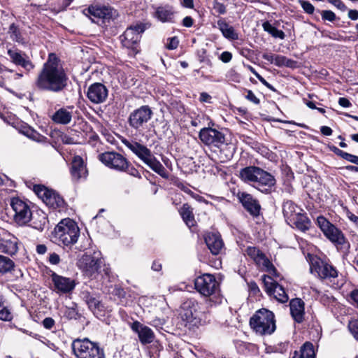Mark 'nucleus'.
<instances>
[{"label": "nucleus", "mask_w": 358, "mask_h": 358, "mask_svg": "<svg viewBox=\"0 0 358 358\" xmlns=\"http://www.w3.org/2000/svg\"><path fill=\"white\" fill-rule=\"evenodd\" d=\"M18 241L15 237L10 239L3 240L0 243V252L9 255H14L18 250Z\"/></svg>", "instance_id": "nucleus-34"}, {"label": "nucleus", "mask_w": 358, "mask_h": 358, "mask_svg": "<svg viewBox=\"0 0 358 358\" xmlns=\"http://www.w3.org/2000/svg\"><path fill=\"white\" fill-rule=\"evenodd\" d=\"M288 224L292 227H295L301 231H305L309 229L310 221L306 215L301 212L294 218V220L289 221Z\"/></svg>", "instance_id": "nucleus-36"}, {"label": "nucleus", "mask_w": 358, "mask_h": 358, "mask_svg": "<svg viewBox=\"0 0 358 358\" xmlns=\"http://www.w3.org/2000/svg\"><path fill=\"white\" fill-rule=\"evenodd\" d=\"M250 325L257 334H271L276 327L274 314L266 308L259 309L250 318Z\"/></svg>", "instance_id": "nucleus-7"}, {"label": "nucleus", "mask_w": 358, "mask_h": 358, "mask_svg": "<svg viewBox=\"0 0 358 358\" xmlns=\"http://www.w3.org/2000/svg\"><path fill=\"white\" fill-rule=\"evenodd\" d=\"M350 332L353 337L358 341V320H351L348 325Z\"/></svg>", "instance_id": "nucleus-46"}, {"label": "nucleus", "mask_w": 358, "mask_h": 358, "mask_svg": "<svg viewBox=\"0 0 358 358\" xmlns=\"http://www.w3.org/2000/svg\"><path fill=\"white\" fill-rule=\"evenodd\" d=\"M347 217L356 225L357 227H358V217L357 215L348 210L347 212Z\"/></svg>", "instance_id": "nucleus-64"}, {"label": "nucleus", "mask_w": 358, "mask_h": 358, "mask_svg": "<svg viewBox=\"0 0 358 358\" xmlns=\"http://www.w3.org/2000/svg\"><path fill=\"white\" fill-rule=\"evenodd\" d=\"M131 328L133 331L138 334L139 341L143 345L150 344L153 342L155 334L150 327L143 325L138 321H135L131 324Z\"/></svg>", "instance_id": "nucleus-26"}, {"label": "nucleus", "mask_w": 358, "mask_h": 358, "mask_svg": "<svg viewBox=\"0 0 358 358\" xmlns=\"http://www.w3.org/2000/svg\"><path fill=\"white\" fill-rule=\"evenodd\" d=\"M80 298L87 305L88 308L96 317L102 316L104 312V306L95 294L83 290L80 292Z\"/></svg>", "instance_id": "nucleus-23"}, {"label": "nucleus", "mask_w": 358, "mask_h": 358, "mask_svg": "<svg viewBox=\"0 0 358 358\" xmlns=\"http://www.w3.org/2000/svg\"><path fill=\"white\" fill-rule=\"evenodd\" d=\"M8 34L12 41L20 44H24L25 43L20 29L17 25H15V24L12 23L10 25Z\"/></svg>", "instance_id": "nucleus-40"}, {"label": "nucleus", "mask_w": 358, "mask_h": 358, "mask_svg": "<svg viewBox=\"0 0 358 358\" xmlns=\"http://www.w3.org/2000/svg\"><path fill=\"white\" fill-rule=\"evenodd\" d=\"M293 358H315L313 345L310 342L305 343L299 352H294Z\"/></svg>", "instance_id": "nucleus-38"}, {"label": "nucleus", "mask_w": 358, "mask_h": 358, "mask_svg": "<svg viewBox=\"0 0 358 358\" xmlns=\"http://www.w3.org/2000/svg\"><path fill=\"white\" fill-rule=\"evenodd\" d=\"M103 259L100 252H94L92 255L85 254L78 262V266L85 276L95 278L101 272Z\"/></svg>", "instance_id": "nucleus-9"}, {"label": "nucleus", "mask_w": 358, "mask_h": 358, "mask_svg": "<svg viewBox=\"0 0 358 358\" xmlns=\"http://www.w3.org/2000/svg\"><path fill=\"white\" fill-rule=\"evenodd\" d=\"M264 282L265 291L269 296H273L274 299L282 303L288 301L289 296L284 287L279 285L271 277L264 275Z\"/></svg>", "instance_id": "nucleus-18"}, {"label": "nucleus", "mask_w": 358, "mask_h": 358, "mask_svg": "<svg viewBox=\"0 0 358 358\" xmlns=\"http://www.w3.org/2000/svg\"><path fill=\"white\" fill-rule=\"evenodd\" d=\"M71 347L77 358H106L104 350L99 343L88 338L76 339L73 341Z\"/></svg>", "instance_id": "nucleus-8"}, {"label": "nucleus", "mask_w": 358, "mask_h": 358, "mask_svg": "<svg viewBox=\"0 0 358 358\" xmlns=\"http://www.w3.org/2000/svg\"><path fill=\"white\" fill-rule=\"evenodd\" d=\"M317 224L324 236L336 247L338 250L345 254L348 253L350 243L340 229L323 216L317 217Z\"/></svg>", "instance_id": "nucleus-5"}, {"label": "nucleus", "mask_w": 358, "mask_h": 358, "mask_svg": "<svg viewBox=\"0 0 358 358\" xmlns=\"http://www.w3.org/2000/svg\"><path fill=\"white\" fill-rule=\"evenodd\" d=\"M327 1L333 4L341 10L345 11L347 9L346 6L341 0H327Z\"/></svg>", "instance_id": "nucleus-55"}, {"label": "nucleus", "mask_w": 358, "mask_h": 358, "mask_svg": "<svg viewBox=\"0 0 358 358\" xmlns=\"http://www.w3.org/2000/svg\"><path fill=\"white\" fill-rule=\"evenodd\" d=\"M27 136L33 139L36 141H41L43 138H44V136L39 134L38 132L34 131V130H29L27 131Z\"/></svg>", "instance_id": "nucleus-51"}, {"label": "nucleus", "mask_w": 358, "mask_h": 358, "mask_svg": "<svg viewBox=\"0 0 358 358\" xmlns=\"http://www.w3.org/2000/svg\"><path fill=\"white\" fill-rule=\"evenodd\" d=\"M240 178L245 182L250 184L264 194L271 193L276 182L273 175L255 166H250L241 169Z\"/></svg>", "instance_id": "nucleus-2"}, {"label": "nucleus", "mask_w": 358, "mask_h": 358, "mask_svg": "<svg viewBox=\"0 0 358 358\" xmlns=\"http://www.w3.org/2000/svg\"><path fill=\"white\" fill-rule=\"evenodd\" d=\"M108 94V89L100 83H95L91 85L87 92V96L89 100L96 104L103 103L106 100Z\"/></svg>", "instance_id": "nucleus-24"}, {"label": "nucleus", "mask_w": 358, "mask_h": 358, "mask_svg": "<svg viewBox=\"0 0 358 358\" xmlns=\"http://www.w3.org/2000/svg\"><path fill=\"white\" fill-rule=\"evenodd\" d=\"M310 271L322 280H331L338 276V271L334 266L318 257L310 260Z\"/></svg>", "instance_id": "nucleus-11"}, {"label": "nucleus", "mask_w": 358, "mask_h": 358, "mask_svg": "<svg viewBox=\"0 0 358 358\" xmlns=\"http://www.w3.org/2000/svg\"><path fill=\"white\" fill-rule=\"evenodd\" d=\"M154 15L162 22H173L174 11L169 5L159 6L156 8Z\"/></svg>", "instance_id": "nucleus-32"}, {"label": "nucleus", "mask_w": 358, "mask_h": 358, "mask_svg": "<svg viewBox=\"0 0 358 358\" xmlns=\"http://www.w3.org/2000/svg\"><path fill=\"white\" fill-rule=\"evenodd\" d=\"M217 27L226 38L231 41H235L238 38V35L235 31L234 27L230 26L224 20L220 19L217 21Z\"/></svg>", "instance_id": "nucleus-35"}, {"label": "nucleus", "mask_w": 358, "mask_h": 358, "mask_svg": "<svg viewBox=\"0 0 358 358\" xmlns=\"http://www.w3.org/2000/svg\"><path fill=\"white\" fill-rule=\"evenodd\" d=\"M34 191L49 207L53 209L64 207V201L63 198L55 191L50 189L41 185H34Z\"/></svg>", "instance_id": "nucleus-12"}, {"label": "nucleus", "mask_w": 358, "mask_h": 358, "mask_svg": "<svg viewBox=\"0 0 358 358\" xmlns=\"http://www.w3.org/2000/svg\"><path fill=\"white\" fill-rule=\"evenodd\" d=\"M54 236L59 245L69 246L76 243L80 234L77 224L70 218L62 220L55 228Z\"/></svg>", "instance_id": "nucleus-6"}, {"label": "nucleus", "mask_w": 358, "mask_h": 358, "mask_svg": "<svg viewBox=\"0 0 358 358\" xmlns=\"http://www.w3.org/2000/svg\"><path fill=\"white\" fill-rule=\"evenodd\" d=\"M68 80L59 58L55 54L50 53L38 74L34 85L40 91L59 93L66 87Z\"/></svg>", "instance_id": "nucleus-1"}, {"label": "nucleus", "mask_w": 358, "mask_h": 358, "mask_svg": "<svg viewBox=\"0 0 358 358\" xmlns=\"http://www.w3.org/2000/svg\"><path fill=\"white\" fill-rule=\"evenodd\" d=\"M212 5L214 11L213 15H224L227 13L226 6L217 0H214Z\"/></svg>", "instance_id": "nucleus-44"}, {"label": "nucleus", "mask_w": 358, "mask_h": 358, "mask_svg": "<svg viewBox=\"0 0 358 358\" xmlns=\"http://www.w3.org/2000/svg\"><path fill=\"white\" fill-rule=\"evenodd\" d=\"M100 161L106 166L117 171H123L127 164V159L116 152H106L99 155Z\"/></svg>", "instance_id": "nucleus-19"}, {"label": "nucleus", "mask_w": 358, "mask_h": 358, "mask_svg": "<svg viewBox=\"0 0 358 358\" xmlns=\"http://www.w3.org/2000/svg\"><path fill=\"white\" fill-rule=\"evenodd\" d=\"M121 142L153 171L164 178H169L166 169L145 145L125 138H122Z\"/></svg>", "instance_id": "nucleus-4"}, {"label": "nucleus", "mask_w": 358, "mask_h": 358, "mask_svg": "<svg viewBox=\"0 0 358 358\" xmlns=\"http://www.w3.org/2000/svg\"><path fill=\"white\" fill-rule=\"evenodd\" d=\"M61 140L63 143L64 144H75L76 143V141L73 137H71L70 136L67 134H64L61 136Z\"/></svg>", "instance_id": "nucleus-57"}, {"label": "nucleus", "mask_w": 358, "mask_h": 358, "mask_svg": "<svg viewBox=\"0 0 358 358\" xmlns=\"http://www.w3.org/2000/svg\"><path fill=\"white\" fill-rule=\"evenodd\" d=\"M53 283V291L59 294H69L71 292L75 287V280L67 277L52 273L50 275Z\"/></svg>", "instance_id": "nucleus-22"}, {"label": "nucleus", "mask_w": 358, "mask_h": 358, "mask_svg": "<svg viewBox=\"0 0 358 358\" xmlns=\"http://www.w3.org/2000/svg\"><path fill=\"white\" fill-rule=\"evenodd\" d=\"M43 326L47 329H51L55 324V320L52 317H45L42 322Z\"/></svg>", "instance_id": "nucleus-53"}, {"label": "nucleus", "mask_w": 358, "mask_h": 358, "mask_svg": "<svg viewBox=\"0 0 358 358\" xmlns=\"http://www.w3.org/2000/svg\"><path fill=\"white\" fill-rule=\"evenodd\" d=\"M338 104L344 108H348L352 105L350 101L347 98L345 97L339 98Z\"/></svg>", "instance_id": "nucleus-63"}, {"label": "nucleus", "mask_w": 358, "mask_h": 358, "mask_svg": "<svg viewBox=\"0 0 358 358\" xmlns=\"http://www.w3.org/2000/svg\"><path fill=\"white\" fill-rule=\"evenodd\" d=\"M7 54L13 64L22 67L27 73L35 68V65L24 52L17 48H10L7 50Z\"/></svg>", "instance_id": "nucleus-20"}, {"label": "nucleus", "mask_w": 358, "mask_h": 358, "mask_svg": "<svg viewBox=\"0 0 358 358\" xmlns=\"http://www.w3.org/2000/svg\"><path fill=\"white\" fill-rule=\"evenodd\" d=\"M180 214L183 221L188 227H190L194 225V216L192 210L187 203L183 204L180 210Z\"/></svg>", "instance_id": "nucleus-39"}, {"label": "nucleus", "mask_w": 358, "mask_h": 358, "mask_svg": "<svg viewBox=\"0 0 358 358\" xmlns=\"http://www.w3.org/2000/svg\"><path fill=\"white\" fill-rule=\"evenodd\" d=\"M81 315L79 313L77 309V304L73 303V306L71 307L65 306L63 310V317L66 319L71 320H78Z\"/></svg>", "instance_id": "nucleus-42"}, {"label": "nucleus", "mask_w": 358, "mask_h": 358, "mask_svg": "<svg viewBox=\"0 0 358 358\" xmlns=\"http://www.w3.org/2000/svg\"><path fill=\"white\" fill-rule=\"evenodd\" d=\"M127 164L126 165L125 167H124V170L122 172H126L134 177L140 178L141 174L139 171L134 166H132L131 164L128 160Z\"/></svg>", "instance_id": "nucleus-47"}, {"label": "nucleus", "mask_w": 358, "mask_h": 358, "mask_svg": "<svg viewBox=\"0 0 358 358\" xmlns=\"http://www.w3.org/2000/svg\"><path fill=\"white\" fill-rule=\"evenodd\" d=\"M350 298L354 303V304L356 305V306L358 308V288H356L351 291L350 294Z\"/></svg>", "instance_id": "nucleus-59"}, {"label": "nucleus", "mask_w": 358, "mask_h": 358, "mask_svg": "<svg viewBox=\"0 0 358 358\" xmlns=\"http://www.w3.org/2000/svg\"><path fill=\"white\" fill-rule=\"evenodd\" d=\"M199 137L203 144L215 148L220 147L225 141V135L211 127L202 128L199 133Z\"/></svg>", "instance_id": "nucleus-17"}, {"label": "nucleus", "mask_w": 358, "mask_h": 358, "mask_svg": "<svg viewBox=\"0 0 358 358\" xmlns=\"http://www.w3.org/2000/svg\"><path fill=\"white\" fill-rule=\"evenodd\" d=\"M262 27L265 31L268 32L274 38L284 39L285 37V34L282 30H279L272 26V24L268 21L264 22L262 24Z\"/></svg>", "instance_id": "nucleus-43"}, {"label": "nucleus", "mask_w": 358, "mask_h": 358, "mask_svg": "<svg viewBox=\"0 0 358 358\" xmlns=\"http://www.w3.org/2000/svg\"><path fill=\"white\" fill-rule=\"evenodd\" d=\"M85 15H89L91 20L95 23H99L100 20L106 23L113 18V10L106 6L92 5L87 8Z\"/></svg>", "instance_id": "nucleus-21"}, {"label": "nucleus", "mask_w": 358, "mask_h": 358, "mask_svg": "<svg viewBox=\"0 0 358 358\" xmlns=\"http://www.w3.org/2000/svg\"><path fill=\"white\" fill-rule=\"evenodd\" d=\"M304 302L299 298H295L290 301L289 308L290 313L295 322L301 323L304 319Z\"/></svg>", "instance_id": "nucleus-28"}, {"label": "nucleus", "mask_w": 358, "mask_h": 358, "mask_svg": "<svg viewBox=\"0 0 358 358\" xmlns=\"http://www.w3.org/2000/svg\"><path fill=\"white\" fill-rule=\"evenodd\" d=\"M71 173L74 180H79L87 177V170L80 156L76 155L73 157L71 163Z\"/></svg>", "instance_id": "nucleus-29"}, {"label": "nucleus", "mask_w": 358, "mask_h": 358, "mask_svg": "<svg viewBox=\"0 0 358 358\" xmlns=\"http://www.w3.org/2000/svg\"><path fill=\"white\" fill-rule=\"evenodd\" d=\"M205 242L213 255H218L223 249L224 243L218 233L209 232L205 236Z\"/></svg>", "instance_id": "nucleus-27"}, {"label": "nucleus", "mask_w": 358, "mask_h": 358, "mask_svg": "<svg viewBox=\"0 0 358 358\" xmlns=\"http://www.w3.org/2000/svg\"><path fill=\"white\" fill-rule=\"evenodd\" d=\"M344 159L358 165V156L346 152Z\"/></svg>", "instance_id": "nucleus-60"}, {"label": "nucleus", "mask_w": 358, "mask_h": 358, "mask_svg": "<svg viewBox=\"0 0 358 358\" xmlns=\"http://www.w3.org/2000/svg\"><path fill=\"white\" fill-rule=\"evenodd\" d=\"M321 15L323 20L334 22L336 20V15L331 10H322Z\"/></svg>", "instance_id": "nucleus-49"}, {"label": "nucleus", "mask_w": 358, "mask_h": 358, "mask_svg": "<svg viewBox=\"0 0 358 358\" xmlns=\"http://www.w3.org/2000/svg\"><path fill=\"white\" fill-rule=\"evenodd\" d=\"M297 62L293 59H289L287 57H285L283 66L289 67V68H296Z\"/></svg>", "instance_id": "nucleus-61"}, {"label": "nucleus", "mask_w": 358, "mask_h": 358, "mask_svg": "<svg viewBox=\"0 0 358 358\" xmlns=\"http://www.w3.org/2000/svg\"><path fill=\"white\" fill-rule=\"evenodd\" d=\"M15 268L14 262L8 257L0 255V273L6 274L11 272Z\"/></svg>", "instance_id": "nucleus-41"}, {"label": "nucleus", "mask_w": 358, "mask_h": 358, "mask_svg": "<svg viewBox=\"0 0 358 358\" xmlns=\"http://www.w3.org/2000/svg\"><path fill=\"white\" fill-rule=\"evenodd\" d=\"M10 206L14 212L13 220L17 224L23 226L30 221L31 211L26 202L19 198H13L10 201Z\"/></svg>", "instance_id": "nucleus-15"}, {"label": "nucleus", "mask_w": 358, "mask_h": 358, "mask_svg": "<svg viewBox=\"0 0 358 358\" xmlns=\"http://www.w3.org/2000/svg\"><path fill=\"white\" fill-rule=\"evenodd\" d=\"M169 43L166 44V48L169 50L176 49L178 45V40L176 37L169 38Z\"/></svg>", "instance_id": "nucleus-52"}, {"label": "nucleus", "mask_w": 358, "mask_h": 358, "mask_svg": "<svg viewBox=\"0 0 358 358\" xmlns=\"http://www.w3.org/2000/svg\"><path fill=\"white\" fill-rule=\"evenodd\" d=\"M73 106L66 108H62L57 110L52 115V120L54 122L60 124H67L72 119Z\"/></svg>", "instance_id": "nucleus-31"}, {"label": "nucleus", "mask_w": 358, "mask_h": 358, "mask_svg": "<svg viewBox=\"0 0 358 358\" xmlns=\"http://www.w3.org/2000/svg\"><path fill=\"white\" fill-rule=\"evenodd\" d=\"M5 301L0 304V320L4 321H10L13 318V315L10 310L5 306Z\"/></svg>", "instance_id": "nucleus-45"}, {"label": "nucleus", "mask_w": 358, "mask_h": 358, "mask_svg": "<svg viewBox=\"0 0 358 358\" xmlns=\"http://www.w3.org/2000/svg\"><path fill=\"white\" fill-rule=\"evenodd\" d=\"M299 3L303 9V10L308 14H313L315 10V7L307 1L299 0Z\"/></svg>", "instance_id": "nucleus-48"}, {"label": "nucleus", "mask_w": 358, "mask_h": 358, "mask_svg": "<svg viewBox=\"0 0 358 358\" xmlns=\"http://www.w3.org/2000/svg\"><path fill=\"white\" fill-rule=\"evenodd\" d=\"M180 317L189 329L199 327L210 321V315L205 306L194 299H187L182 304Z\"/></svg>", "instance_id": "nucleus-3"}, {"label": "nucleus", "mask_w": 358, "mask_h": 358, "mask_svg": "<svg viewBox=\"0 0 358 358\" xmlns=\"http://www.w3.org/2000/svg\"><path fill=\"white\" fill-rule=\"evenodd\" d=\"M220 59L224 63L229 62L232 59V55L228 51L223 52L220 57Z\"/></svg>", "instance_id": "nucleus-58"}, {"label": "nucleus", "mask_w": 358, "mask_h": 358, "mask_svg": "<svg viewBox=\"0 0 358 358\" xmlns=\"http://www.w3.org/2000/svg\"><path fill=\"white\" fill-rule=\"evenodd\" d=\"M245 92L247 94L245 96V99L248 100L249 101L258 105L260 103V100L258 99L255 94L252 92V91L250 90H245Z\"/></svg>", "instance_id": "nucleus-50"}, {"label": "nucleus", "mask_w": 358, "mask_h": 358, "mask_svg": "<svg viewBox=\"0 0 358 358\" xmlns=\"http://www.w3.org/2000/svg\"><path fill=\"white\" fill-rule=\"evenodd\" d=\"M150 27V24L143 22L131 25L120 36L123 46L127 48L136 49L135 45L140 41L142 34Z\"/></svg>", "instance_id": "nucleus-10"}, {"label": "nucleus", "mask_w": 358, "mask_h": 358, "mask_svg": "<svg viewBox=\"0 0 358 358\" xmlns=\"http://www.w3.org/2000/svg\"><path fill=\"white\" fill-rule=\"evenodd\" d=\"M194 287L198 292L204 296H210L219 290V283L215 276L205 273L194 280Z\"/></svg>", "instance_id": "nucleus-14"}, {"label": "nucleus", "mask_w": 358, "mask_h": 358, "mask_svg": "<svg viewBox=\"0 0 358 358\" xmlns=\"http://www.w3.org/2000/svg\"><path fill=\"white\" fill-rule=\"evenodd\" d=\"M285 57V56L276 55L273 64L278 67H282L284 64Z\"/></svg>", "instance_id": "nucleus-62"}, {"label": "nucleus", "mask_w": 358, "mask_h": 358, "mask_svg": "<svg viewBox=\"0 0 358 358\" xmlns=\"http://www.w3.org/2000/svg\"><path fill=\"white\" fill-rule=\"evenodd\" d=\"M216 148L219 149V161L221 163L230 160L234 156L235 149L232 144H228L224 142L220 147H217Z\"/></svg>", "instance_id": "nucleus-37"}, {"label": "nucleus", "mask_w": 358, "mask_h": 358, "mask_svg": "<svg viewBox=\"0 0 358 358\" xmlns=\"http://www.w3.org/2000/svg\"><path fill=\"white\" fill-rule=\"evenodd\" d=\"M245 252L261 270L274 277L279 276L275 266L259 249L256 247H248Z\"/></svg>", "instance_id": "nucleus-13"}, {"label": "nucleus", "mask_w": 358, "mask_h": 358, "mask_svg": "<svg viewBox=\"0 0 358 358\" xmlns=\"http://www.w3.org/2000/svg\"><path fill=\"white\" fill-rule=\"evenodd\" d=\"M328 148H329V150L333 152L335 155H336L337 156H339L341 157V158L344 159L345 157V155L346 154V152H344L341 150H340L339 148H338L337 147H336L335 145H328Z\"/></svg>", "instance_id": "nucleus-54"}, {"label": "nucleus", "mask_w": 358, "mask_h": 358, "mask_svg": "<svg viewBox=\"0 0 358 358\" xmlns=\"http://www.w3.org/2000/svg\"><path fill=\"white\" fill-rule=\"evenodd\" d=\"M49 262L53 265L58 264L60 262L59 256L55 252H52V253L50 254Z\"/></svg>", "instance_id": "nucleus-56"}, {"label": "nucleus", "mask_w": 358, "mask_h": 358, "mask_svg": "<svg viewBox=\"0 0 358 358\" xmlns=\"http://www.w3.org/2000/svg\"><path fill=\"white\" fill-rule=\"evenodd\" d=\"M238 197L245 209L253 217L259 215L261 206L259 201L251 194L246 192H239Z\"/></svg>", "instance_id": "nucleus-25"}, {"label": "nucleus", "mask_w": 358, "mask_h": 358, "mask_svg": "<svg viewBox=\"0 0 358 358\" xmlns=\"http://www.w3.org/2000/svg\"><path fill=\"white\" fill-rule=\"evenodd\" d=\"M301 212H303L299 206L296 205L292 201L287 200L283 202L282 213L286 222L288 223Z\"/></svg>", "instance_id": "nucleus-30"}, {"label": "nucleus", "mask_w": 358, "mask_h": 358, "mask_svg": "<svg viewBox=\"0 0 358 358\" xmlns=\"http://www.w3.org/2000/svg\"><path fill=\"white\" fill-rule=\"evenodd\" d=\"M30 226L40 231H42L48 224V218L43 211H38L34 215L31 214Z\"/></svg>", "instance_id": "nucleus-33"}, {"label": "nucleus", "mask_w": 358, "mask_h": 358, "mask_svg": "<svg viewBox=\"0 0 358 358\" xmlns=\"http://www.w3.org/2000/svg\"><path fill=\"white\" fill-rule=\"evenodd\" d=\"M152 114L153 113L149 106H142L129 114L128 123L132 129L140 130L151 119Z\"/></svg>", "instance_id": "nucleus-16"}]
</instances>
